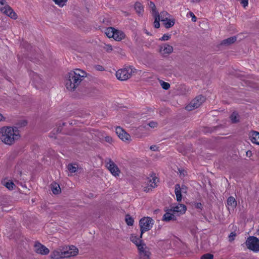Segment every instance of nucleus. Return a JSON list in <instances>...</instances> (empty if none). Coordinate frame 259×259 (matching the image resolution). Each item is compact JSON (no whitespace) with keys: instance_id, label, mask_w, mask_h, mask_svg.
I'll list each match as a JSON object with an SVG mask.
<instances>
[{"instance_id":"nucleus-1","label":"nucleus","mask_w":259,"mask_h":259,"mask_svg":"<svg viewBox=\"0 0 259 259\" xmlns=\"http://www.w3.org/2000/svg\"><path fill=\"white\" fill-rule=\"evenodd\" d=\"M20 138V132L17 127L4 126L0 128V140L5 144L12 145Z\"/></svg>"},{"instance_id":"nucleus-2","label":"nucleus","mask_w":259,"mask_h":259,"mask_svg":"<svg viewBox=\"0 0 259 259\" xmlns=\"http://www.w3.org/2000/svg\"><path fill=\"white\" fill-rule=\"evenodd\" d=\"M87 76L86 72L79 69H75L66 74L65 77L64 84L69 91H73L80 84Z\"/></svg>"},{"instance_id":"nucleus-3","label":"nucleus","mask_w":259,"mask_h":259,"mask_svg":"<svg viewBox=\"0 0 259 259\" xmlns=\"http://www.w3.org/2000/svg\"><path fill=\"white\" fill-rule=\"evenodd\" d=\"M187 209V206L184 204H175L170 209H167L165 210V213L163 216L162 220L166 222L176 220L177 217L184 214Z\"/></svg>"},{"instance_id":"nucleus-4","label":"nucleus","mask_w":259,"mask_h":259,"mask_svg":"<svg viewBox=\"0 0 259 259\" xmlns=\"http://www.w3.org/2000/svg\"><path fill=\"white\" fill-rule=\"evenodd\" d=\"M105 33L108 37L112 38L116 41H120L125 37L123 32L113 27L107 28Z\"/></svg>"},{"instance_id":"nucleus-5","label":"nucleus","mask_w":259,"mask_h":259,"mask_svg":"<svg viewBox=\"0 0 259 259\" xmlns=\"http://www.w3.org/2000/svg\"><path fill=\"white\" fill-rule=\"evenodd\" d=\"M136 69L132 67H127L119 69L116 73L117 78L120 80H125L131 77Z\"/></svg>"},{"instance_id":"nucleus-6","label":"nucleus","mask_w":259,"mask_h":259,"mask_svg":"<svg viewBox=\"0 0 259 259\" xmlns=\"http://www.w3.org/2000/svg\"><path fill=\"white\" fill-rule=\"evenodd\" d=\"M154 220L150 217H144L142 218L139 222L140 230H141V237L144 232L150 230L154 224Z\"/></svg>"},{"instance_id":"nucleus-7","label":"nucleus","mask_w":259,"mask_h":259,"mask_svg":"<svg viewBox=\"0 0 259 259\" xmlns=\"http://www.w3.org/2000/svg\"><path fill=\"white\" fill-rule=\"evenodd\" d=\"M0 11L13 19L17 18L15 12L6 4L5 0H0Z\"/></svg>"},{"instance_id":"nucleus-8","label":"nucleus","mask_w":259,"mask_h":259,"mask_svg":"<svg viewBox=\"0 0 259 259\" xmlns=\"http://www.w3.org/2000/svg\"><path fill=\"white\" fill-rule=\"evenodd\" d=\"M248 249L254 252H259V239L254 236L249 237L245 242Z\"/></svg>"},{"instance_id":"nucleus-9","label":"nucleus","mask_w":259,"mask_h":259,"mask_svg":"<svg viewBox=\"0 0 259 259\" xmlns=\"http://www.w3.org/2000/svg\"><path fill=\"white\" fill-rule=\"evenodd\" d=\"M106 167L111 174L115 177H119L120 174V170L116 164L111 159H108L106 161Z\"/></svg>"},{"instance_id":"nucleus-10","label":"nucleus","mask_w":259,"mask_h":259,"mask_svg":"<svg viewBox=\"0 0 259 259\" xmlns=\"http://www.w3.org/2000/svg\"><path fill=\"white\" fill-rule=\"evenodd\" d=\"M158 182L157 178L154 176H151L147 178L143 186L144 191L148 192L156 186V184Z\"/></svg>"},{"instance_id":"nucleus-11","label":"nucleus","mask_w":259,"mask_h":259,"mask_svg":"<svg viewBox=\"0 0 259 259\" xmlns=\"http://www.w3.org/2000/svg\"><path fill=\"white\" fill-rule=\"evenodd\" d=\"M205 98L204 97L200 95L196 97L193 100L189 105L186 107V109L188 111H191L199 107L204 101Z\"/></svg>"},{"instance_id":"nucleus-12","label":"nucleus","mask_w":259,"mask_h":259,"mask_svg":"<svg viewBox=\"0 0 259 259\" xmlns=\"http://www.w3.org/2000/svg\"><path fill=\"white\" fill-rule=\"evenodd\" d=\"M173 47L167 43H164L159 46L158 52L163 57H166L172 53Z\"/></svg>"},{"instance_id":"nucleus-13","label":"nucleus","mask_w":259,"mask_h":259,"mask_svg":"<svg viewBox=\"0 0 259 259\" xmlns=\"http://www.w3.org/2000/svg\"><path fill=\"white\" fill-rule=\"evenodd\" d=\"M62 248L64 257L74 256L78 253V249L73 245L63 247Z\"/></svg>"},{"instance_id":"nucleus-14","label":"nucleus","mask_w":259,"mask_h":259,"mask_svg":"<svg viewBox=\"0 0 259 259\" xmlns=\"http://www.w3.org/2000/svg\"><path fill=\"white\" fill-rule=\"evenodd\" d=\"M187 192V188L185 186H180V184H177L175 186V193L176 196V199L178 202H181L182 200V193H185Z\"/></svg>"},{"instance_id":"nucleus-15","label":"nucleus","mask_w":259,"mask_h":259,"mask_svg":"<svg viewBox=\"0 0 259 259\" xmlns=\"http://www.w3.org/2000/svg\"><path fill=\"white\" fill-rule=\"evenodd\" d=\"M140 259H150L151 253L148 248L144 244L138 248Z\"/></svg>"},{"instance_id":"nucleus-16","label":"nucleus","mask_w":259,"mask_h":259,"mask_svg":"<svg viewBox=\"0 0 259 259\" xmlns=\"http://www.w3.org/2000/svg\"><path fill=\"white\" fill-rule=\"evenodd\" d=\"M116 133L118 137L123 141L130 142L131 141L130 135L120 127L116 128Z\"/></svg>"},{"instance_id":"nucleus-17","label":"nucleus","mask_w":259,"mask_h":259,"mask_svg":"<svg viewBox=\"0 0 259 259\" xmlns=\"http://www.w3.org/2000/svg\"><path fill=\"white\" fill-rule=\"evenodd\" d=\"M34 250L36 253L42 255L47 254L49 252V249L39 243H36L35 244Z\"/></svg>"},{"instance_id":"nucleus-18","label":"nucleus","mask_w":259,"mask_h":259,"mask_svg":"<svg viewBox=\"0 0 259 259\" xmlns=\"http://www.w3.org/2000/svg\"><path fill=\"white\" fill-rule=\"evenodd\" d=\"M141 238L142 236L141 237V235L140 236H139L138 235L133 234L130 237V239L131 241L134 243L138 248L140 246L144 244L141 240Z\"/></svg>"},{"instance_id":"nucleus-19","label":"nucleus","mask_w":259,"mask_h":259,"mask_svg":"<svg viewBox=\"0 0 259 259\" xmlns=\"http://www.w3.org/2000/svg\"><path fill=\"white\" fill-rule=\"evenodd\" d=\"M51 257L54 259H60L64 257L63 248H59L54 250L51 254Z\"/></svg>"},{"instance_id":"nucleus-20","label":"nucleus","mask_w":259,"mask_h":259,"mask_svg":"<svg viewBox=\"0 0 259 259\" xmlns=\"http://www.w3.org/2000/svg\"><path fill=\"white\" fill-rule=\"evenodd\" d=\"M251 141L256 145H259V133L253 131L250 134Z\"/></svg>"},{"instance_id":"nucleus-21","label":"nucleus","mask_w":259,"mask_h":259,"mask_svg":"<svg viewBox=\"0 0 259 259\" xmlns=\"http://www.w3.org/2000/svg\"><path fill=\"white\" fill-rule=\"evenodd\" d=\"M162 22H163L164 25L166 28H170L175 24L174 20L168 19V17L162 18Z\"/></svg>"},{"instance_id":"nucleus-22","label":"nucleus","mask_w":259,"mask_h":259,"mask_svg":"<svg viewBox=\"0 0 259 259\" xmlns=\"http://www.w3.org/2000/svg\"><path fill=\"white\" fill-rule=\"evenodd\" d=\"M51 190L53 194H58L61 192V188L59 185L56 183L51 184Z\"/></svg>"},{"instance_id":"nucleus-23","label":"nucleus","mask_w":259,"mask_h":259,"mask_svg":"<svg viewBox=\"0 0 259 259\" xmlns=\"http://www.w3.org/2000/svg\"><path fill=\"white\" fill-rule=\"evenodd\" d=\"M227 205L229 208H232L236 205V202L233 197H230L227 200Z\"/></svg>"},{"instance_id":"nucleus-24","label":"nucleus","mask_w":259,"mask_h":259,"mask_svg":"<svg viewBox=\"0 0 259 259\" xmlns=\"http://www.w3.org/2000/svg\"><path fill=\"white\" fill-rule=\"evenodd\" d=\"M135 8L136 11V12L139 15L142 14V13L144 11V9H143V7L141 3H138V2L136 3L135 5Z\"/></svg>"},{"instance_id":"nucleus-25","label":"nucleus","mask_w":259,"mask_h":259,"mask_svg":"<svg viewBox=\"0 0 259 259\" xmlns=\"http://www.w3.org/2000/svg\"><path fill=\"white\" fill-rule=\"evenodd\" d=\"M32 80L34 82V83L39 84L41 82L42 78L39 76V75L37 74V73H34L32 75Z\"/></svg>"},{"instance_id":"nucleus-26","label":"nucleus","mask_w":259,"mask_h":259,"mask_svg":"<svg viewBox=\"0 0 259 259\" xmlns=\"http://www.w3.org/2000/svg\"><path fill=\"white\" fill-rule=\"evenodd\" d=\"M154 17V26L155 28H158L160 26L159 21H161L159 14L153 16Z\"/></svg>"},{"instance_id":"nucleus-27","label":"nucleus","mask_w":259,"mask_h":259,"mask_svg":"<svg viewBox=\"0 0 259 259\" xmlns=\"http://www.w3.org/2000/svg\"><path fill=\"white\" fill-rule=\"evenodd\" d=\"M4 185L9 190H13L15 187V184L11 181L4 182Z\"/></svg>"},{"instance_id":"nucleus-28","label":"nucleus","mask_w":259,"mask_h":259,"mask_svg":"<svg viewBox=\"0 0 259 259\" xmlns=\"http://www.w3.org/2000/svg\"><path fill=\"white\" fill-rule=\"evenodd\" d=\"M67 168L70 172H75L78 168V165L76 164H69Z\"/></svg>"},{"instance_id":"nucleus-29","label":"nucleus","mask_w":259,"mask_h":259,"mask_svg":"<svg viewBox=\"0 0 259 259\" xmlns=\"http://www.w3.org/2000/svg\"><path fill=\"white\" fill-rule=\"evenodd\" d=\"M59 7H63L66 5L67 0H52Z\"/></svg>"},{"instance_id":"nucleus-30","label":"nucleus","mask_w":259,"mask_h":259,"mask_svg":"<svg viewBox=\"0 0 259 259\" xmlns=\"http://www.w3.org/2000/svg\"><path fill=\"white\" fill-rule=\"evenodd\" d=\"M149 7L151 9V12L153 16L159 14L156 11L155 6L153 2H150L149 3Z\"/></svg>"},{"instance_id":"nucleus-31","label":"nucleus","mask_w":259,"mask_h":259,"mask_svg":"<svg viewBox=\"0 0 259 259\" xmlns=\"http://www.w3.org/2000/svg\"><path fill=\"white\" fill-rule=\"evenodd\" d=\"M236 40V37H232L228 38V39H226L224 40L223 41V44L224 45H230L231 44L233 43Z\"/></svg>"},{"instance_id":"nucleus-32","label":"nucleus","mask_w":259,"mask_h":259,"mask_svg":"<svg viewBox=\"0 0 259 259\" xmlns=\"http://www.w3.org/2000/svg\"><path fill=\"white\" fill-rule=\"evenodd\" d=\"M238 115L237 113H233L230 116L232 122L234 123L237 122L238 121Z\"/></svg>"},{"instance_id":"nucleus-33","label":"nucleus","mask_w":259,"mask_h":259,"mask_svg":"<svg viewBox=\"0 0 259 259\" xmlns=\"http://www.w3.org/2000/svg\"><path fill=\"white\" fill-rule=\"evenodd\" d=\"M125 222L127 225L132 226L134 223V220L129 215H127L125 217Z\"/></svg>"},{"instance_id":"nucleus-34","label":"nucleus","mask_w":259,"mask_h":259,"mask_svg":"<svg viewBox=\"0 0 259 259\" xmlns=\"http://www.w3.org/2000/svg\"><path fill=\"white\" fill-rule=\"evenodd\" d=\"M193 206L195 208H197V209H199V210H202L203 209L202 204H201V203L199 202H197V201L194 202L193 203Z\"/></svg>"},{"instance_id":"nucleus-35","label":"nucleus","mask_w":259,"mask_h":259,"mask_svg":"<svg viewBox=\"0 0 259 259\" xmlns=\"http://www.w3.org/2000/svg\"><path fill=\"white\" fill-rule=\"evenodd\" d=\"M160 85L162 87V88L164 89V90H167L170 87V84L166 82H165V81H163L162 80H160Z\"/></svg>"},{"instance_id":"nucleus-36","label":"nucleus","mask_w":259,"mask_h":259,"mask_svg":"<svg viewBox=\"0 0 259 259\" xmlns=\"http://www.w3.org/2000/svg\"><path fill=\"white\" fill-rule=\"evenodd\" d=\"M171 37V34H164L163 36L159 38V40L160 41H166L169 40Z\"/></svg>"},{"instance_id":"nucleus-37","label":"nucleus","mask_w":259,"mask_h":259,"mask_svg":"<svg viewBox=\"0 0 259 259\" xmlns=\"http://www.w3.org/2000/svg\"><path fill=\"white\" fill-rule=\"evenodd\" d=\"M213 257V255L209 253H207L201 256V259H212Z\"/></svg>"},{"instance_id":"nucleus-38","label":"nucleus","mask_w":259,"mask_h":259,"mask_svg":"<svg viewBox=\"0 0 259 259\" xmlns=\"http://www.w3.org/2000/svg\"><path fill=\"white\" fill-rule=\"evenodd\" d=\"M236 234L235 232H231L229 236V240L230 241H232L234 240Z\"/></svg>"},{"instance_id":"nucleus-39","label":"nucleus","mask_w":259,"mask_h":259,"mask_svg":"<svg viewBox=\"0 0 259 259\" xmlns=\"http://www.w3.org/2000/svg\"><path fill=\"white\" fill-rule=\"evenodd\" d=\"M190 16L192 18V21L193 22H196V17H195V15L192 12H189L187 14V16Z\"/></svg>"},{"instance_id":"nucleus-40","label":"nucleus","mask_w":259,"mask_h":259,"mask_svg":"<svg viewBox=\"0 0 259 259\" xmlns=\"http://www.w3.org/2000/svg\"><path fill=\"white\" fill-rule=\"evenodd\" d=\"M161 21H162V19L163 17H168L169 14L166 12H162L159 15Z\"/></svg>"},{"instance_id":"nucleus-41","label":"nucleus","mask_w":259,"mask_h":259,"mask_svg":"<svg viewBox=\"0 0 259 259\" xmlns=\"http://www.w3.org/2000/svg\"><path fill=\"white\" fill-rule=\"evenodd\" d=\"M148 125L151 128H154L157 126V123L155 121H151L149 122Z\"/></svg>"},{"instance_id":"nucleus-42","label":"nucleus","mask_w":259,"mask_h":259,"mask_svg":"<svg viewBox=\"0 0 259 259\" xmlns=\"http://www.w3.org/2000/svg\"><path fill=\"white\" fill-rule=\"evenodd\" d=\"M105 140L107 142L110 143V144L113 142V139L112 138V137H111L110 136L105 137Z\"/></svg>"},{"instance_id":"nucleus-43","label":"nucleus","mask_w":259,"mask_h":259,"mask_svg":"<svg viewBox=\"0 0 259 259\" xmlns=\"http://www.w3.org/2000/svg\"><path fill=\"white\" fill-rule=\"evenodd\" d=\"M95 68L96 70H99V71H103L104 70V68L102 66H101V65H97L95 67Z\"/></svg>"},{"instance_id":"nucleus-44","label":"nucleus","mask_w":259,"mask_h":259,"mask_svg":"<svg viewBox=\"0 0 259 259\" xmlns=\"http://www.w3.org/2000/svg\"><path fill=\"white\" fill-rule=\"evenodd\" d=\"M106 50L108 52H110L113 50L112 47L110 45H107L106 46Z\"/></svg>"},{"instance_id":"nucleus-45","label":"nucleus","mask_w":259,"mask_h":259,"mask_svg":"<svg viewBox=\"0 0 259 259\" xmlns=\"http://www.w3.org/2000/svg\"><path fill=\"white\" fill-rule=\"evenodd\" d=\"M246 155L247 157H250L252 155V152L251 151L248 150L246 152Z\"/></svg>"},{"instance_id":"nucleus-46","label":"nucleus","mask_w":259,"mask_h":259,"mask_svg":"<svg viewBox=\"0 0 259 259\" xmlns=\"http://www.w3.org/2000/svg\"><path fill=\"white\" fill-rule=\"evenodd\" d=\"M180 176L184 177L186 171L184 170H180Z\"/></svg>"},{"instance_id":"nucleus-47","label":"nucleus","mask_w":259,"mask_h":259,"mask_svg":"<svg viewBox=\"0 0 259 259\" xmlns=\"http://www.w3.org/2000/svg\"><path fill=\"white\" fill-rule=\"evenodd\" d=\"M5 119V118L4 116L1 113H0V121L4 120Z\"/></svg>"},{"instance_id":"nucleus-48","label":"nucleus","mask_w":259,"mask_h":259,"mask_svg":"<svg viewBox=\"0 0 259 259\" xmlns=\"http://www.w3.org/2000/svg\"><path fill=\"white\" fill-rule=\"evenodd\" d=\"M201 0H190L192 3H198L200 2Z\"/></svg>"},{"instance_id":"nucleus-49","label":"nucleus","mask_w":259,"mask_h":259,"mask_svg":"<svg viewBox=\"0 0 259 259\" xmlns=\"http://www.w3.org/2000/svg\"><path fill=\"white\" fill-rule=\"evenodd\" d=\"M150 149L153 150H154V151H155V150H156V148L155 146H153H153H151Z\"/></svg>"}]
</instances>
